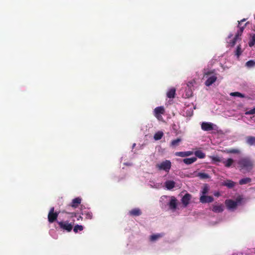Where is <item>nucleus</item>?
<instances>
[{"label":"nucleus","mask_w":255,"mask_h":255,"mask_svg":"<svg viewBox=\"0 0 255 255\" xmlns=\"http://www.w3.org/2000/svg\"><path fill=\"white\" fill-rule=\"evenodd\" d=\"M223 209L221 204H215L213 205L212 211L215 213H220L222 212Z\"/></svg>","instance_id":"16"},{"label":"nucleus","mask_w":255,"mask_h":255,"mask_svg":"<svg viewBox=\"0 0 255 255\" xmlns=\"http://www.w3.org/2000/svg\"><path fill=\"white\" fill-rule=\"evenodd\" d=\"M142 212L139 208H134L129 211L128 214L133 217L139 216L141 215Z\"/></svg>","instance_id":"10"},{"label":"nucleus","mask_w":255,"mask_h":255,"mask_svg":"<svg viewBox=\"0 0 255 255\" xmlns=\"http://www.w3.org/2000/svg\"><path fill=\"white\" fill-rule=\"evenodd\" d=\"M245 21H246V18H243L242 20H241L240 21H238V22H239L238 25V29H240V28L241 27H244V30L245 29V28L246 27V26H247V24L248 23V22H247L244 25H242V23L243 22H245Z\"/></svg>","instance_id":"29"},{"label":"nucleus","mask_w":255,"mask_h":255,"mask_svg":"<svg viewBox=\"0 0 255 255\" xmlns=\"http://www.w3.org/2000/svg\"><path fill=\"white\" fill-rule=\"evenodd\" d=\"M251 181H252V179L250 178L246 177V178L241 179L239 181V184L240 185L246 184H248V183L251 182Z\"/></svg>","instance_id":"26"},{"label":"nucleus","mask_w":255,"mask_h":255,"mask_svg":"<svg viewBox=\"0 0 255 255\" xmlns=\"http://www.w3.org/2000/svg\"><path fill=\"white\" fill-rule=\"evenodd\" d=\"M197 160L196 157H192L191 158H184L183 159V161L184 163L187 165L191 164Z\"/></svg>","instance_id":"18"},{"label":"nucleus","mask_w":255,"mask_h":255,"mask_svg":"<svg viewBox=\"0 0 255 255\" xmlns=\"http://www.w3.org/2000/svg\"><path fill=\"white\" fill-rule=\"evenodd\" d=\"M169 208L171 210H175L177 207V199L172 197L169 203Z\"/></svg>","instance_id":"13"},{"label":"nucleus","mask_w":255,"mask_h":255,"mask_svg":"<svg viewBox=\"0 0 255 255\" xmlns=\"http://www.w3.org/2000/svg\"><path fill=\"white\" fill-rule=\"evenodd\" d=\"M175 182L172 180H168L165 183V187L168 190L173 189L175 187Z\"/></svg>","instance_id":"17"},{"label":"nucleus","mask_w":255,"mask_h":255,"mask_svg":"<svg viewBox=\"0 0 255 255\" xmlns=\"http://www.w3.org/2000/svg\"><path fill=\"white\" fill-rule=\"evenodd\" d=\"M81 198H80V197H77L72 200L70 206L74 208H76L78 207L79 205L81 203Z\"/></svg>","instance_id":"14"},{"label":"nucleus","mask_w":255,"mask_h":255,"mask_svg":"<svg viewBox=\"0 0 255 255\" xmlns=\"http://www.w3.org/2000/svg\"><path fill=\"white\" fill-rule=\"evenodd\" d=\"M233 162V159L229 158L226 161L225 166L227 167H230L232 164Z\"/></svg>","instance_id":"35"},{"label":"nucleus","mask_w":255,"mask_h":255,"mask_svg":"<svg viewBox=\"0 0 255 255\" xmlns=\"http://www.w3.org/2000/svg\"><path fill=\"white\" fill-rule=\"evenodd\" d=\"M181 141V139L180 138H177L176 139L173 140L171 141L170 143V146L172 147H175L179 145V143Z\"/></svg>","instance_id":"21"},{"label":"nucleus","mask_w":255,"mask_h":255,"mask_svg":"<svg viewBox=\"0 0 255 255\" xmlns=\"http://www.w3.org/2000/svg\"><path fill=\"white\" fill-rule=\"evenodd\" d=\"M163 236V234H158L152 235L150 237V241L154 242Z\"/></svg>","instance_id":"24"},{"label":"nucleus","mask_w":255,"mask_h":255,"mask_svg":"<svg viewBox=\"0 0 255 255\" xmlns=\"http://www.w3.org/2000/svg\"><path fill=\"white\" fill-rule=\"evenodd\" d=\"M163 136V133L162 131H159L156 132L154 135V138L156 140H159L161 139L162 136Z\"/></svg>","instance_id":"27"},{"label":"nucleus","mask_w":255,"mask_h":255,"mask_svg":"<svg viewBox=\"0 0 255 255\" xmlns=\"http://www.w3.org/2000/svg\"><path fill=\"white\" fill-rule=\"evenodd\" d=\"M201 128L205 131H210L213 129V124L209 123L204 122L201 125Z\"/></svg>","instance_id":"11"},{"label":"nucleus","mask_w":255,"mask_h":255,"mask_svg":"<svg viewBox=\"0 0 255 255\" xmlns=\"http://www.w3.org/2000/svg\"><path fill=\"white\" fill-rule=\"evenodd\" d=\"M59 213L54 212V207H52L50 208L48 214V220L50 223H52L57 220Z\"/></svg>","instance_id":"6"},{"label":"nucleus","mask_w":255,"mask_h":255,"mask_svg":"<svg viewBox=\"0 0 255 255\" xmlns=\"http://www.w3.org/2000/svg\"><path fill=\"white\" fill-rule=\"evenodd\" d=\"M255 114V108L248 111H247L246 113H245V114L246 115H253V114Z\"/></svg>","instance_id":"37"},{"label":"nucleus","mask_w":255,"mask_h":255,"mask_svg":"<svg viewBox=\"0 0 255 255\" xmlns=\"http://www.w3.org/2000/svg\"><path fill=\"white\" fill-rule=\"evenodd\" d=\"M212 72L208 71L205 73L204 76H206L207 78L205 82V85L207 86H210L214 83L217 80V77L214 75H212L211 76L208 77L210 74H212Z\"/></svg>","instance_id":"7"},{"label":"nucleus","mask_w":255,"mask_h":255,"mask_svg":"<svg viewBox=\"0 0 255 255\" xmlns=\"http://www.w3.org/2000/svg\"><path fill=\"white\" fill-rule=\"evenodd\" d=\"M82 215L87 219H91L93 216L92 212L88 211H83Z\"/></svg>","instance_id":"23"},{"label":"nucleus","mask_w":255,"mask_h":255,"mask_svg":"<svg viewBox=\"0 0 255 255\" xmlns=\"http://www.w3.org/2000/svg\"><path fill=\"white\" fill-rule=\"evenodd\" d=\"M191 195L189 193L185 194L181 199V202L184 207L187 206L191 199Z\"/></svg>","instance_id":"9"},{"label":"nucleus","mask_w":255,"mask_h":255,"mask_svg":"<svg viewBox=\"0 0 255 255\" xmlns=\"http://www.w3.org/2000/svg\"><path fill=\"white\" fill-rule=\"evenodd\" d=\"M243 31L244 27H241L240 28V29H238L237 30V32L236 33L235 36L233 38V39H230L229 40V41H227V43H228L229 46L233 47L238 40H241V36L242 34Z\"/></svg>","instance_id":"4"},{"label":"nucleus","mask_w":255,"mask_h":255,"mask_svg":"<svg viewBox=\"0 0 255 255\" xmlns=\"http://www.w3.org/2000/svg\"><path fill=\"white\" fill-rule=\"evenodd\" d=\"M176 90L174 88L170 89L167 93L166 95L168 98H173L175 97Z\"/></svg>","instance_id":"20"},{"label":"nucleus","mask_w":255,"mask_h":255,"mask_svg":"<svg viewBox=\"0 0 255 255\" xmlns=\"http://www.w3.org/2000/svg\"><path fill=\"white\" fill-rule=\"evenodd\" d=\"M248 68H252L254 65H246Z\"/></svg>","instance_id":"42"},{"label":"nucleus","mask_w":255,"mask_h":255,"mask_svg":"<svg viewBox=\"0 0 255 255\" xmlns=\"http://www.w3.org/2000/svg\"><path fill=\"white\" fill-rule=\"evenodd\" d=\"M154 115L157 118H159L161 114H163L165 112L164 109L163 107H156L154 110Z\"/></svg>","instance_id":"12"},{"label":"nucleus","mask_w":255,"mask_h":255,"mask_svg":"<svg viewBox=\"0 0 255 255\" xmlns=\"http://www.w3.org/2000/svg\"><path fill=\"white\" fill-rule=\"evenodd\" d=\"M243 51L244 50L242 49L241 44H239L237 46L234 51L235 55L237 56V57H239L242 54Z\"/></svg>","instance_id":"19"},{"label":"nucleus","mask_w":255,"mask_h":255,"mask_svg":"<svg viewBox=\"0 0 255 255\" xmlns=\"http://www.w3.org/2000/svg\"><path fill=\"white\" fill-rule=\"evenodd\" d=\"M171 167V162L169 160H165L156 165V168L159 170H163L166 172H169Z\"/></svg>","instance_id":"3"},{"label":"nucleus","mask_w":255,"mask_h":255,"mask_svg":"<svg viewBox=\"0 0 255 255\" xmlns=\"http://www.w3.org/2000/svg\"><path fill=\"white\" fill-rule=\"evenodd\" d=\"M185 153L186 157L189 156L193 154V152L190 151H185Z\"/></svg>","instance_id":"38"},{"label":"nucleus","mask_w":255,"mask_h":255,"mask_svg":"<svg viewBox=\"0 0 255 255\" xmlns=\"http://www.w3.org/2000/svg\"><path fill=\"white\" fill-rule=\"evenodd\" d=\"M249 46L250 47H253L255 44V34L251 35L250 40L248 42Z\"/></svg>","instance_id":"25"},{"label":"nucleus","mask_w":255,"mask_h":255,"mask_svg":"<svg viewBox=\"0 0 255 255\" xmlns=\"http://www.w3.org/2000/svg\"><path fill=\"white\" fill-rule=\"evenodd\" d=\"M214 195H215V196H216V197H219V196H220V193H219V192H217L214 193Z\"/></svg>","instance_id":"40"},{"label":"nucleus","mask_w":255,"mask_h":255,"mask_svg":"<svg viewBox=\"0 0 255 255\" xmlns=\"http://www.w3.org/2000/svg\"><path fill=\"white\" fill-rule=\"evenodd\" d=\"M246 64H255V62L254 61L250 60L247 62Z\"/></svg>","instance_id":"39"},{"label":"nucleus","mask_w":255,"mask_h":255,"mask_svg":"<svg viewBox=\"0 0 255 255\" xmlns=\"http://www.w3.org/2000/svg\"><path fill=\"white\" fill-rule=\"evenodd\" d=\"M198 176L201 179H207L209 177V175L205 173H199L198 174Z\"/></svg>","instance_id":"31"},{"label":"nucleus","mask_w":255,"mask_h":255,"mask_svg":"<svg viewBox=\"0 0 255 255\" xmlns=\"http://www.w3.org/2000/svg\"><path fill=\"white\" fill-rule=\"evenodd\" d=\"M175 155L177 156H180L182 157H186L185 151L176 152L175 153Z\"/></svg>","instance_id":"34"},{"label":"nucleus","mask_w":255,"mask_h":255,"mask_svg":"<svg viewBox=\"0 0 255 255\" xmlns=\"http://www.w3.org/2000/svg\"><path fill=\"white\" fill-rule=\"evenodd\" d=\"M209 191V187L207 184H205L201 191L202 195H206V194Z\"/></svg>","instance_id":"30"},{"label":"nucleus","mask_w":255,"mask_h":255,"mask_svg":"<svg viewBox=\"0 0 255 255\" xmlns=\"http://www.w3.org/2000/svg\"><path fill=\"white\" fill-rule=\"evenodd\" d=\"M74 222L75 220H72V222L70 223L68 221H60L57 223L61 229L69 232L73 229Z\"/></svg>","instance_id":"5"},{"label":"nucleus","mask_w":255,"mask_h":255,"mask_svg":"<svg viewBox=\"0 0 255 255\" xmlns=\"http://www.w3.org/2000/svg\"><path fill=\"white\" fill-rule=\"evenodd\" d=\"M83 230V227L82 225H77L75 226L73 229V231L75 233H77L78 231H82Z\"/></svg>","instance_id":"32"},{"label":"nucleus","mask_w":255,"mask_h":255,"mask_svg":"<svg viewBox=\"0 0 255 255\" xmlns=\"http://www.w3.org/2000/svg\"><path fill=\"white\" fill-rule=\"evenodd\" d=\"M239 167L244 173L249 172L253 167V163L249 158L241 159L238 162Z\"/></svg>","instance_id":"2"},{"label":"nucleus","mask_w":255,"mask_h":255,"mask_svg":"<svg viewBox=\"0 0 255 255\" xmlns=\"http://www.w3.org/2000/svg\"><path fill=\"white\" fill-rule=\"evenodd\" d=\"M236 183L232 180L224 181V186L228 187L229 188H232L235 186Z\"/></svg>","instance_id":"22"},{"label":"nucleus","mask_w":255,"mask_h":255,"mask_svg":"<svg viewBox=\"0 0 255 255\" xmlns=\"http://www.w3.org/2000/svg\"><path fill=\"white\" fill-rule=\"evenodd\" d=\"M246 142L249 145L255 146V136H248L246 138Z\"/></svg>","instance_id":"15"},{"label":"nucleus","mask_w":255,"mask_h":255,"mask_svg":"<svg viewBox=\"0 0 255 255\" xmlns=\"http://www.w3.org/2000/svg\"><path fill=\"white\" fill-rule=\"evenodd\" d=\"M71 215V217H76V214L75 213H70Z\"/></svg>","instance_id":"41"},{"label":"nucleus","mask_w":255,"mask_h":255,"mask_svg":"<svg viewBox=\"0 0 255 255\" xmlns=\"http://www.w3.org/2000/svg\"><path fill=\"white\" fill-rule=\"evenodd\" d=\"M246 203L245 199L241 195H238L235 200H227L225 202L228 209L230 211H235L237 208Z\"/></svg>","instance_id":"1"},{"label":"nucleus","mask_w":255,"mask_h":255,"mask_svg":"<svg viewBox=\"0 0 255 255\" xmlns=\"http://www.w3.org/2000/svg\"><path fill=\"white\" fill-rule=\"evenodd\" d=\"M227 152V153H238L239 152V151L238 150V149H231V150H228V149H226V150H224V152Z\"/></svg>","instance_id":"36"},{"label":"nucleus","mask_w":255,"mask_h":255,"mask_svg":"<svg viewBox=\"0 0 255 255\" xmlns=\"http://www.w3.org/2000/svg\"><path fill=\"white\" fill-rule=\"evenodd\" d=\"M230 95H231L232 96H236V97H241V98H244L245 97L244 95H243L242 94H241L239 92L231 93L230 94Z\"/></svg>","instance_id":"33"},{"label":"nucleus","mask_w":255,"mask_h":255,"mask_svg":"<svg viewBox=\"0 0 255 255\" xmlns=\"http://www.w3.org/2000/svg\"><path fill=\"white\" fill-rule=\"evenodd\" d=\"M195 154L197 157L200 158H203L205 156V154L201 150L196 151Z\"/></svg>","instance_id":"28"},{"label":"nucleus","mask_w":255,"mask_h":255,"mask_svg":"<svg viewBox=\"0 0 255 255\" xmlns=\"http://www.w3.org/2000/svg\"><path fill=\"white\" fill-rule=\"evenodd\" d=\"M214 199L211 196L202 195L200 197V202L202 203H209L213 201Z\"/></svg>","instance_id":"8"}]
</instances>
